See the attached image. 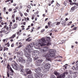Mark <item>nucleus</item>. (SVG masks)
Returning a JSON list of instances; mask_svg holds the SVG:
<instances>
[{"instance_id": "nucleus-1", "label": "nucleus", "mask_w": 78, "mask_h": 78, "mask_svg": "<svg viewBox=\"0 0 78 78\" xmlns=\"http://www.w3.org/2000/svg\"><path fill=\"white\" fill-rule=\"evenodd\" d=\"M42 56L44 57H46L48 61H50L51 57H55V53L56 50L53 49H50L49 51V54L45 53L46 52H41Z\"/></svg>"}, {"instance_id": "nucleus-2", "label": "nucleus", "mask_w": 78, "mask_h": 78, "mask_svg": "<svg viewBox=\"0 0 78 78\" xmlns=\"http://www.w3.org/2000/svg\"><path fill=\"white\" fill-rule=\"evenodd\" d=\"M31 48V45L29 44L26 48V49L24 50L25 53L24 55L26 58H27V59L28 58H30V57H31L30 53L31 52V49L30 48Z\"/></svg>"}, {"instance_id": "nucleus-3", "label": "nucleus", "mask_w": 78, "mask_h": 78, "mask_svg": "<svg viewBox=\"0 0 78 78\" xmlns=\"http://www.w3.org/2000/svg\"><path fill=\"white\" fill-rule=\"evenodd\" d=\"M54 74L56 75V76H58L57 77V78H64L65 76H66V75H65L67 74V72H65L62 74L59 75V73L55 71L54 72Z\"/></svg>"}, {"instance_id": "nucleus-4", "label": "nucleus", "mask_w": 78, "mask_h": 78, "mask_svg": "<svg viewBox=\"0 0 78 78\" xmlns=\"http://www.w3.org/2000/svg\"><path fill=\"white\" fill-rule=\"evenodd\" d=\"M3 33L5 34H8L9 32L8 30H6V28H3L1 29V31H0V34H2Z\"/></svg>"}, {"instance_id": "nucleus-5", "label": "nucleus", "mask_w": 78, "mask_h": 78, "mask_svg": "<svg viewBox=\"0 0 78 78\" xmlns=\"http://www.w3.org/2000/svg\"><path fill=\"white\" fill-rule=\"evenodd\" d=\"M46 42V40L44 38H42L41 40L40 41L39 44L41 46H43L44 45V43Z\"/></svg>"}, {"instance_id": "nucleus-6", "label": "nucleus", "mask_w": 78, "mask_h": 78, "mask_svg": "<svg viewBox=\"0 0 78 78\" xmlns=\"http://www.w3.org/2000/svg\"><path fill=\"white\" fill-rule=\"evenodd\" d=\"M13 62H14V65L12 64V66L14 69L15 70H19V68H18L17 66L16 65V64H17V63H16V62L14 61H13Z\"/></svg>"}, {"instance_id": "nucleus-7", "label": "nucleus", "mask_w": 78, "mask_h": 78, "mask_svg": "<svg viewBox=\"0 0 78 78\" xmlns=\"http://www.w3.org/2000/svg\"><path fill=\"white\" fill-rule=\"evenodd\" d=\"M51 65L49 63H47L45 64L44 66V68L45 69H49L50 68V66Z\"/></svg>"}, {"instance_id": "nucleus-8", "label": "nucleus", "mask_w": 78, "mask_h": 78, "mask_svg": "<svg viewBox=\"0 0 78 78\" xmlns=\"http://www.w3.org/2000/svg\"><path fill=\"white\" fill-rule=\"evenodd\" d=\"M46 41H48L47 45H48V46L51 45V43H50L51 40H50V37H46Z\"/></svg>"}, {"instance_id": "nucleus-9", "label": "nucleus", "mask_w": 78, "mask_h": 78, "mask_svg": "<svg viewBox=\"0 0 78 78\" xmlns=\"http://www.w3.org/2000/svg\"><path fill=\"white\" fill-rule=\"evenodd\" d=\"M48 50V47H44L43 50L41 51V52H47Z\"/></svg>"}, {"instance_id": "nucleus-10", "label": "nucleus", "mask_w": 78, "mask_h": 78, "mask_svg": "<svg viewBox=\"0 0 78 78\" xmlns=\"http://www.w3.org/2000/svg\"><path fill=\"white\" fill-rule=\"evenodd\" d=\"M20 70L21 72H22V74L23 76H27V74L24 72V69L23 68H20Z\"/></svg>"}, {"instance_id": "nucleus-11", "label": "nucleus", "mask_w": 78, "mask_h": 78, "mask_svg": "<svg viewBox=\"0 0 78 78\" xmlns=\"http://www.w3.org/2000/svg\"><path fill=\"white\" fill-rule=\"evenodd\" d=\"M25 71L26 72L27 74H31V71L29 69H25Z\"/></svg>"}, {"instance_id": "nucleus-12", "label": "nucleus", "mask_w": 78, "mask_h": 78, "mask_svg": "<svg viewBox=\"0 0 78 78\" xmlns=\"http://www.w3.org/2000/svg\"><path fill=\"white\" fill-rule=\"evenodd\" d=\"M41 69L39 67L37 68L35 71L36 73H41Z\"/></svg>"}, {"instance_id": "nucleus-13", "label": "nucleus", "mask_w": 78, "mask_h": 78, "mask_svg": "<svg viewBox=\"0 0 78 78\" xmlns=\"http://www.w3.org/2000/svg\"><path fill=\"white\" fill-rule=\"evenodd\" d=\"M75 8H76V9H77V8H78V7L77 6H76L75 5H74V6L73 7L71 8V12H73L75 10Z\"/></svg>"}, {"instance_id": "nucleus-14", "label": "nucleus", "mask_w": 78, "mask_h": 78, "mask_svg": "<svg viewBox=\"0 0 78 78\" xmlns=\"http://www.w3.org/2000/svg\"><path fill=\"white\" fill-rule=\"evenodd\" d=\"M17 56L19 58L23 56V53L22 52H18L17 54Z\"/></svg>"}, {"instance_id": "nucleus-15", "label": "nucleus", "mask_w": 78, "mask_h": 78, "mask_svg": "<svg viewBox=\"0 0 78 78\" xmlns=\"http://www.w3.org/2000/svg\"><path fill=\"white\" fill-rule=\"evenodd\" d=\"M43 75L41 73H39L37 74V76H36V77L37 78H41L42 76Z\"/></svg>"}, {"instance_id": "nucleus-16", "label": "nucleus", "mask_w": 78, "mask_h": 78, "mask_svg": "<svg viewBox=\"0 0 78 78\" xmlns=\"http://www.w3.org/2000/svg\"><path fill=\"white\" fill-rule=\"evenodd\" d=\"M16 36V34H13L12 37L9 38V39H14V37H15Z\"/></svg>"}, {"instance_id": "nucleus-17", "label": "nucleus", "mask_w": 78, "mask_h": 78, "mask_svg": "<svg viewBox=\"0 0 78 78\" xmlns=\"http://www.w3.org/2000/svg\"><path fill=\"white\" fill-rule=\"evenodd\" d=\"M32 62V58H27V63H30V62Z\"/></svg>"}, {"instance_id": "nucleus-18", "label": "nucleus", "mask_w": 78, "mask_h": 78, "mask_svg": "<svg viewBox=\"0 0 78 78\" xmlns=\"http://www.w3.org/2000/svg\"><path fill=\"white\" fill-rule=\"evenodd\" d=\"M17 27V24L16 23H15L14 25L12 26V29L13 30L14 29H15Z\"/></svg>"}, {"instance_id": "nucleus-19", "label": "nucleus", "mask_w": 78, "mask_h": 78, "mask_svg": "<svg viewBox=\"0 0 78 78\" xmlns=\"http://www.w3.org/2000/svg\"><path fill=\"white\" fill-rule=\"evenodd\" d=\"M66 20H64L62 21V25H63L64 27L65 26H66Z\"/></svg>"}, {"instance_id": "nucleus-20", "label": "nucleus", "mask_w": 78, "mask_h": 78, "mask_svg": "<svg viewBox=\"0 0 78 78\" xmlns=\"http://www.w3.org/2000/svg\"><path fill=\"white\" fill-rule=\"evenodd\" d=\"M70 5H76L77 7L78 6V3H76V2H72V3H70Z\"/></svg>"}, {"instance_id": "nucleus-21", "label": "nucleus", "mask_w": 78, "mask_h": 78, "mask_svg": "<svg viewBox=\"0 0 78 78\" xmlns=\"http://www.w3.org/2000/svg\"><path fill=\"white\" fill-rule=\"evenodd\" d=\"M21 19H22V18H21V17H16V20H18V21H20V20H21Z\"/></svg>"}, {"instance_id": "nucleus-22", "label": "nucleus", "mask_w": 78, "mask_h": 78, "mask_svg": "<svg viewBox=\"0 0 78 78\" xmlns=\"http://www.w3.org/2000/svg\"><path fill=\"white\" fill-rule=\"evenodd\" d=\"M43 61V59H41V60H37L36 62L37 63H41V62H42Z\"/></svg>"}, {"instance_id": "nucleus-23", "label": "nucleus", "mask_w": 78, "mask_h": 78, "mask_svg": "<svg viewBox=\"0 0 78 78\" xmlns=\"http://www.w3.org/2000/svg\"><path fill=\"white\" fill-rule=\"evenodd\" d=\"M22 47V44H21V43L20 42L19 43V46H18V48H20L21 47Z\"/></svg>"}, {"instance_id": "nucleus-24", "label": "nucleus", "mask_w": 78, "mask_h": 78, "mask_svg": "<svg viewBox=\"0 0 78 78\" xmlns=\"http://www.w3.org/2000/svg\"><path fill=\"white\" fill-rule=\"evenodd\" d=\"M8 48H7L6 47H5L4 48L3 51H5V50L6 51H8Z\"/></svg>"}, {"instance_id": "nucleus-25", "label": "nucleus", "mask_w": 78, "mask_h": 78, "mask_svg": "<svg viewBox=\"0 0 78 78\" xmlns=\"http://www.w3.org/2000/svg\"><path fill=\"white\" fill-rule=\"evenodd\" d=\"M10 1H11V3H13V0H7L5 1V2L7 3V2H9Z\"/></svg>"}, {"instance_id": "nucleus-26", "label": "nucleus", "mask_w": 78, "mask_h": 78, "mask_svg": "<svg viewBox=\"0 0 78 78\" xmlns=\"http://www.w3.org/2000/svg\"><path fill=\"white\" fill-rule=\"evenodd\" d=\"M23 57H22L21 58H19V62H22V60H23Z\"/></svg>"}, {"instance_id": "nucleus-27", "label": "nucleus", "mask_w": 78, "mask_h": 78, "mask_svg": "<svg viewBox=\"0 0 78 78\" xmlns=\"http://www.w3.org/2000/svg\"><path fill=\"white\" fill-rule=\"evenodd\" d=\"M8 38H6L5 39H4L2 40L3 42H5L6 41V42H7V41H8Z\"/></svg>"}, {"instance_id": "nucleus-28", "label": "nucleus", "mask_w": 78, "mask_h": 78, "mask_svg": "<svg viewBox=\"0 0 78 78\" xmlns=\"http://www.w3.org/2000/svg\"><path fill=\"white\" fill-rule=\"evenodd\" d=\"M35 65L37 67H38V66H41V65L39 64V63H37V62H36V64Z\"/></svg>"}, {"instance_id": "nucleus-29", "label": "nucleus", "mask_w": 78, "mask_h": 78, "mask_svg": "<svg viewBox=\"0 0 78 78\" xmlns=\"http://www.w3.org/2000/svg\"><path fill=\"white\" fill-rule=\"evenodd\" d=\"M32 40V39H29L28 38H27L26 40V41H27V42H30Z\"/></svg>"}, {"instance_id": "nucleus-30", "label": "nucleus", "mask_w": 78, "mask_h": 78, "mask_svg": "<svg viewBox=\"0 0 78 78\" xmlns=\"http://www.w3.org/2000/svg\"><path fill=\"white\" fill-rule=\"evenodd\" d=\"M67 4H68V3L66 1H65L64 2V5H65V6H67Z\"/></svg>"}, {"instance_id": "nucleus-31", "label": "nucleus", "mask_w": 78, "mask_h": 78, "mask_svg": "<svg viewBox=\"0 0 78 78\" xmlns=\"http://www.w3.org/2000/svg\"><path fill=\"white\" fill-rule=\"evenodd\" d=\"M7 69H8V70H9L10 69V66L9 64V63L7 64Z\"/></svg>"}, {"instance_id": "nucleus-32", "label": "nucleus", "mask_w": 78, "mask_h": 78, "mask_svg": "<svg viewBox=\"0 0 78 78\" xmlns=\"http://www.w3.org/2000/svg\"><path fill=\"white\" fill-rule=\"evenodd\" d=\"M28 78H33V76L31 75H29L28 76Z\"/></svg>"}, {"instance_id": "nucleus-33", "label": "nucleus", "mask_w": 78, "mask_h": 78, "mask_svg": "<svg viewBox=\"0 0 78 78\" xmlns=\"http://www.w3.org/2000/svg\"><path fill=\"white\" fill-rule=\"evenodd\" d=\"M21 62V63H22V64H24V63L25 62V60L23 59V60H22Z\"/></svg>"}, {"instance_id": "nucleus-34", "label": "nucleus", "mask_w": 78, "mask_h": 78, "mask_svg": "<svg viewBox=\"0 0 78 78\" xmlns=\"http://www.w3.org/2000/svg\"><path fill=\"white\" fill-rule=\"evenodd\" d=\"M7 77H9V70H8L7 72Z\"/></svg>"}, {"instance_id": "nucleus-35", "label": "nucleus", "mask_w": 78, "mask_h": 78, "mask_svg": "<svg viewBox=\"0 0 78 78\" xmlns=\"http://www.w3.org/2000/svg\"><path fill=\"white\" fill-rule=\"evenodd\" d=\"M51 78H56V77L54 75H51Z\"/></svg>"}, {"instance_id": "nucleus-36", "label": "nucleus", "mask_w": 78, "mask_h": 78, "mask_svg": "<svg viewBox=\"0 0 78 78\" xmlns=\"http://www.w3.org/2000/svg\"><path fill=\"white\" fill-rule=\"evenodd\" d=\"M76 67L75 68V70H78V63H77L76 65Z\"/></svg>"}, {"instance_id": "nucleus-37", "label": "nucleus", "mask_w": 78, "mask_h": 78, "mask_svg": "<svg viewBox=\"0 0 78 78\" xmlns=\"http://www.w3.org/2000/svg\"><path fill=\"white\" fill-rule=\"evenodd\" d=\"M15 17V14H13V15L12 16V19H15V18H14Z\"/></svg>"}, {"instance_id": "nucleus-38", "label": "nucleus", "mask_w": 78, "mask_h": 78, "mask_svg": "<svg viewBox=\"0 0 78 78\" xmlns=\"http://www.w3.org/2000/svg\"><path fill=\"white\" fill-rule=\"evenodd\" d=\"M10 71L12 72H14V71H13V70H12V68H11V67H10L9 69Z\"/></svg>"}, {"instance_id": "nucleus-39", "label": "nucleus", "mask_w": 78, "mask_h": 78, "mask_svg": "<svg viewBox=\"0 0 78 78\" xmlns=\"http://www.w3.org/2000/svg\"><path fill=\"white\" fill-rule=\"evenodd\" d=\"M19 48H18V47H16L15 49V51H18L19 50Z\"/></svg>"}, {"instance_id": "nucleus-40", "label": "nucleus", "mask_w": 78, "mask_h": 78, "mask_svg": "<svg viewBox=\"0 0 78 78\" xmlns=\"http://www.w3.org/2000/svg\"><path fill=\"white\" fill-rule=\"evenodd\" d=\"M72 22L70 21L68 23V25H71V24H72Z\"/></svg>"}, {"instance_id": "nucleus-41", "label": "nucleus", "mask_w": 78, "mask_h": 78, "mask_svg": "<svg viewBox=\"0 0 78 78\" xmlns=\"http://www.w3.org/2000/svg\"><path fill=\"white\" fill-rule=\"evenodd\" d=\"M3 50V47H1V45H0V51H2Z\"/></svg>"}, {"instance_id": "nucleus-42", "label": "nucleus", "mask_w": 78, "mask_h": 78, "mask_svg": "<svg viewBox=\"0 0 78 78\" xmlns=\"http://www.w3.org/2000/svg\"><path fill=\"white\" fill-rule=\"evenodd\" d=\"M60 23H61V22H57L56 24V25H59L60 24Z\"/></svg>"}, {"instance_id": "nucleus-43", "label": "nucleus", "mask_w": 78, "mask_h": 78, "mask_svg": "<svg viewBox=\"0 0 78 78\" xmlns=\"http://www.w3.org/2000/svg\"><path fill=\"white\" fill-rule=\"evenodd\" d=\"M11 47H14V44L12 43L11 45Z\"/></svg>"}, {"instance_id": "nucleus-44", "label": "nucleus", "mask_w": 78, "mask_h": 78, "mask_svg": "<svg viewBox=\"0 0 78 78\" xmlns=\"http://www.w3.org/2000/svg\"><path fill=\"white\" fill-rule=\"evenodd\" d=\"M38 59V58L37 56L35 57L34 58V60H37V59Z\"/></svg>"}, {"instance_id": "nucleus-45", "label": "nucleus", "mask_w": 78, "mask_h": 78, "mask_svg": "<svg viewBox=\"0 0 78 78\" xmlns=\"http://www.w3.org/2000/svg\"><path fill=\"white\" fill-rule=\"evenodd\" d=\"M55 30L54 28L52 29V30H51L50 31L51 32H53L54 31H55Z\"/></svg>"}, {"instance_id": "nucleus-46", "label": "nucleus", "mask_w": 78, "mask_h": 78, "mask_svg": "<svg viewBox=\"0 0 78 78\" xmlns=\"http://www.w3.org/2000/svg\"><path fill=\"white\" fill-rule=\"evenodd\" d=\"M32 28L33 29H31V30L30 31V33H32V32H33V31H34L33 29H34V28L33 27Z\"/></svg>"}, {"instance_id": "nucleus-47", "label": "nucleus", "mask_w": 78, "mask_h": 78, "mask_svg": "<svg viewBox=\"0 0 78 78\" xmlns=\"http://www.w3.org/2000/svg\"><path fill=\"white\" fill-rule=\"evenodd\" d=\"M57 7H58V8H59V6H60V5L58 3H57Z\"/></svg>"}, {"instance_id": "nucleus-48", "label": "nucleus", "mask_w": 78, "mask_h": 78, "mask_svg": "<svg viewBox=\"0 0 78 78\" xmlns=\"http://www.w3.org/2000/svg\"><path fill=\"white\" fill-rule=\"evenodd\" d=\"M48 27L50 26V22H48Z\"/></svg>"}, {"instance_id": "nucleus-49", "label": "nucleus", "mask_w": 78, "mask_h": 78, "mask_svg": "<svg viewBox=\"0 0 78 78\" xmlns=\"http://www.w3.org/2000/svg\"><path fill=\"white\" fill-rule=\"evenodd\" d=\"M13 73H14V72H11L9 74L10 75H13Z\"/></svg>"}, {"instance_id": "nucleus-50", "label": "nucleus", "mask_w": 78, "mask_h": 78, "mask_svg": "<svg viewBox=\"0 0 78 78\" xmlns=\"http://www.w3.org/2000/svg\"><path fill=\"white\" fill-rule=\"evenodd\" d=\"M44 31H45L44 29L42 30L41 31V33H43V32H44Z\"/></svg>"}, {"instance_id": "nucleus-51", "label": "nucleus", "mask_w": 78, "mask_h": 78, "mask_svg": "<svg viewBox=\"0 0 78 78\" xmlns=\"http://www.w3.org/2000/svg\"><path fill=\"white\" fill-rule=\"evenodd\" d=\"M9 61H12V58H9Z\"/></svg>"}, {"instance_id": "nucleus-52", "label": "nucleus", "mask_w": 78, "mask_h": 78, "mask_svg": "<svg viewBox=\"0 0 78 78\" xmlns=\"http://www.w3.org/2000/svg\"><path fill=\"white\" fill-rule=\"evenodd\" d=\"M17 34V35H18V36H20V32H18Z\"/></svg>"}, {"instance_id": "nucleus-53", "label": "nucleus", "mask_w": 78, "mask_h": 78, "mask_svg": "<svg viewBox=\"0 0 78 78\" xmlns=\"http://www.w3.org/2000/svg\"><path fill=\"white\" fill-rule=\"evenodd\" d=\"M24 14L25 16H28V14L27 13H26V12L24 13Z\"/></svg>"}, {"instance_id": "nucleus-54", "label": "nucleus", "mask_w": 78, "mask_h": 78, "mask_svg": "<svg viewBox=\"0 0 78 78\" xmlns=\"http://www.w3.org/2000/svg\"><path fill=\"white\" fill-rule=\"evenodd\" d=\"M69 3H73L72 1V0H69Z\"/></svg>"}, {"instance_id": "nucleus-55", "label": "nucleus", "mask_w": 78, "mask_h": 78, "mask_svg": "<svg viewBox=\"0 0 78 78\" xmlns=\"http://www.w3.org/2000/svg\"><path fill=\"white\" fill-rule=\"evenodd\" d=\"M0 37H3V34H0Z\"/></svg>"}, {"instance_id": "nucleus-56", "label": "nucleus", "mask_w": 78, "mask_h": 78, "mask_svg": "<svg viewBox=\"0 0 78 78\" xmlns=\"http://www.w3.org/2000/svg\"><path fill=\"white\" fill-rule=\"evenodd\" d=\"M27 7H28V8H29V9L31 8V6L30 5H28L27 6Z\"/></svg>"}, {"instance_id": "nucleus-57", "label": "nucleus", "mask_w": 78, "mask_h": 78, "mask_svg": "<svg viewBox=\"0 0 78 78\" xmlns=\"http://www.w3.org/2000/svg\"><path fill=\"white\" fill-rule=\"evenodd\" d=\"M7 27V25H5L4 26V27H3V28H6Z\"/></svg>"}, {"instance_id": "nucleus-58", "label": "nucleus", "mask_w": 78, "mask_h": 78, "mask_svg": "<svg viewBox=\"0 0 78 78\" xmlns=\"http://www.w3.org/2000/svg\"><path fill=\"white\" fill-rule=\"evenodd\" d=\"M63 67H64V68H65V69H67V66L66 65H64L63 66Z\"/></svg>"}, {"instance_id": "nucleus-59", "label": "nucleus", "mask_w": 78, "mask_h": 78, "mask_svg": "<svg viewBox=\"0 0 78 78\" xmlns=\"http://www.w3.org/2000/svg\"><path fill=\"white\" fill-rule=\"evenodd\" d=\"M9 12H11V11H12V9H9Z\"/></svg>"}, {"instance_id": "nucleus-60", "label": "nucleus", "mask_w": 78, "mask_h": 78, "mask_svg": "<svg viewBox=\"0 0 78 78\" xmlns=\"http://www.w3.org/2000/svg\"><path fill=\"white\" fill-rule=\"evenodd\" d=\"M8 55H10V56L11 55H12V53H11V52H9L8 53Z\"/></svg>"}, {"instance_id": "nucleus-61", "label": "nucleus", "mask_w": 78, "mask_h": 78, "mask_svg": "<svg viewBox=\"0 0 78 78\" xmlns=\"http://www.w3.org/2000/svg\"><path fill=\"white\" fill-rule=\"evenodd\" d=\"M20 66L22 68H23V66L21 64L20 65Z\"/></svg>"}, {"instance_id": "nucleus-62", "label": "nucleus", "mask_w": 78, "mask_h": 78, "mask_svg": "<svg viewBox=\"0 0 78 78\" xmlns=\"http://www.w3.org/2000/svg\"><path fill=\"white\" fill-rule=\"evenodd\" d=\"M39 14V11H37V12H36L35 14Z\"/></svg>"}, {"instance_id": "nucleus-63", "label": "nucleus", "mask_w": 78, "mask_h": 78, "mask_svg": "<svg viewBox=\"0 0 78 78\" xmlns=\"http://www.w3.org/2000/svg\"><path fill=\"white\" fill-rule=\"evenodd\" d=\"M72 69H73V70H75V67L74 66H73V67L72 68Z\"/></svg>"}, {"instance_id": "nucleus-64", "label": "nucleus", "mask_w": 78, "mask_h": 78, "mask_svg": "<svg viewBox=\"0 0 78 78\" xmlns=\"http://www.w3.org/2000/svg\"><path fill=\"white\" fill-rule=\"evenodd\" d=\"M74 30H76V27H75L73 28Z\"/></svg>"}]
</instances>
